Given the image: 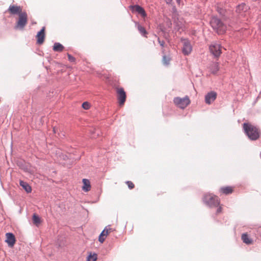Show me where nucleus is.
Masks as SVG:
<instances>
[{"mask_svg":"<svg viewBox=\"0 0 261 261\" xmlns=\"http://www.w3.org/2000/svg\"><path fill=\"white\" fill-rule=\"evenodd\" d=\"M243 129L248 138L252 140H255L259 138V133L257 128L250 123H244Z\"/></svg>","mask_w":261,"mask_h":261,"instance_id":"nucleus-1","label":"nucleus"},{"mask_svg":"<svg viewBox=\"0 0 261 261\" xmlns=\"http://www.w3.org/2000/svg\"><path fill=\"white\" fill-rule=\"evenodd\" d=\"M211 25L214 31L218 34L224 33L226 30V25L218 18L213 17L210 21Z\"/></svg>","mask_w":261,"mask_h":261,"instance_id":"nucleus-2","label":"nucleus"},{"mask_svg":"<svg viewBox=\"0 0 261 261\" xmlns=\"http://www.w3.org/2000/svg\"><path fill=\"white\" fill-rule=\"evenodd\" d=\"M203 202L211 207H216L219 205V198L212 194H206L203 197Z\"/></svg>","mask_w":261,"mask_h":261,"instance_id":"nucleus-3","label":"nucleus"},{"mask_svg":"<svg viewBox=\"0 0 261 261\" xmlns=\"http://www.w3.org/2000/svg\"><path fill=\"white\" fill-rule=\"evenodd\" d=\"M173 101L177 107L182 109L186 108L191 102L189 97L188 96H186L184 98H180L179 97H175Z\"/></svg>","mask_w":261,"mask_h":261,"instance_id":"nucleus-4","label":"nucleus"},{"mask_svg":"<svg viewBox=\"0 0 261 261\" xmlns=\"http://www.w3.org/2000/svg\"><path fill=\"white\" fill-rule=\"evenodd\" d=\"M28 22V16L26 12L19 14V19L15 27L16 29H23Z\"/></svg>","mask_w":261,"mask_h":261,"instance_id":"nucleus-5","label":"nucleus"},{"mask_svg":"<svg viewBox=\"0 0 261 261\" xmlns=\"http://www.w3.org/2000/svg\"><path fill=\"white\" fill-rule=\"evenodd\" d=\"M116 93L118 103L120 106H122L124 105L126 100V93L122 88H117Z\"/></svg>","mask_w":261,"mask_h":261,"instance_id":"nucleus-6","label":"nucleus"},{"mask_svg":"<svg viewBox=\"0 0 261 261\" xmlns=\"http://www.w3.org/2000/svg\"><path fill=\"white\" fill-rule=\"evenodd\" d=\"M182 44V52L185 55H189L192 50V46L189 40L186 39H181Z\"/></svg>","mask_w":261,"mask_h":261,"instance_id":"nucleus-7","label":"nucleus"},{"mask_svg":"<svg viewBox=\"0 0 261 261\" xmlns=\"http://www.w3.org/2000/svg\"><path fill=\"white\" fill-rule=\"evenodd\" d=\"M221 45L217 43L212 44L209 47L211 53L216 57L220 56L221 54Z\"/></svg>","mask_w":261,"mask_h":261,"instance_id":"nucleus-8","label":"nucleus"},{"mask_svg":"<svg viewBox=\"0 0 261 261\" xmlns=\"http://www.w3.org/2000/svg\"><path fill=\"white\" fill-rule=\"evenodd\" d=\"M114 229L110 227L109 226H108L105 228L101 232L99 236L98 240L101 243H102L106 237L112 231H113Z\"/></svg>","mask_w":261,"mask_h":261,"instance_id":"nucleus-9","label":"nucleus"},{"mask_svg":"<svg viewBox=\"0 0 261 261\" xmlns=\"http://www.w3.org/2000/svg\"><path fill=\"white\" fill-rule=\"evenodd\" d=\"M129 8L133 12H136L138 13L143 18H145L147 16L145 10L139 5H136L134 6H130Z\"/></svg>","mask_w":261,"mask_h":261,"instance_id":"nucleus-10","label":"nucleus"},{"mask_svg":"<svg viewBox=\"0 0 261 261\" xmlns=\"http://www.w3.org/2000/svg\"><path fill=\"white\" fill-rule=\"evenodd\" d=\"M217 94L215 91H211L205 96V102L206 104L210 105L217 98Z\"/></svg>","mask_w":261,"mask_h":261,"instance_id":"nucleus-11","label":"nucleus"},{"mask_svg":"<svg viewBox=\"0 0 261 261\" xmlns=\"http://www.w3.org/2000/svg\"><path fill=\"white\" fill-rule=\"evenodd\" d=\"M8 11L11 14L15 15L21 14L22 12V8L20 6H18L16 5H10Z\"/></svg>","mask_w":261,"mask_h":261,"instance_id":"nucleus-12","label":"nucleus"},{"mask_svg":"<svg viewBox=\"0 0 261 261\" xmlns=\"http://www.w3.org/2000/svg\"><path fill=\"white\" fill-rule=\"evenodd\" d=\"M45 28L44 27L36 35L37 43L39 44H42L44 42L45 39Z\"/></svg>","mask_w":261,"mask_h":261,"instance_id":"nucleus-13","label":"nucleus"},{"mask_svg":"<svg viewBox=\"0 0 261 261\" xmlns=\"http://www.w3.org/2000/svg\"><path fill=\"white\" fill-rule=\"evenodd\" d=\"M6 242L9 246L12 247L15 243L16 240L14 235L12 233L8 232L6 234Z\"/></svg>","mask_w":261,"mask_h":261,"instance_id":"nucleus-14","label":"nucleus"},{"mask_svg":"<svg viewBox=\"0 0 261 261\" xmlns=\"http://www.w3.org/2000/svg\"><path fill=\"white\" fill-rule=\"evenodd\" d=\"M233 192V188L230 186L223 187L220 188L219 192L222 194L228 195Z\"/></svg>","mask_w":261,"mask_h":261,"instance_id":"nucleus-15","label":"nucleus"},{"mask_svg":"<svg viewBox=\"0 0 261 261\" xmlns=\"http://www.w3.org/2000/svg\"><path fill=\"white\" fill-rule=\"evenodd\" d=\"M82 181L83 183L82 190L86 192L89 191L91 190V188L89 180L84 178L83 179Z\"/></svg>","mask_w":261,"mask_h":261,"instance_id":"nucleus-16","label":"nucleus"},{"mask_svg":"<svg viewBox=\"0 0 261 261\" xmlns=\"http://www.w3.org/2000/svg\"><path fill=\"white\" fill-rule=\"evenodd\" d=\"M241 239L243 242L247 245L252 244L253 243L252 239L249 238L247 233H243L241 236Z\"/></svg>","mask_w":261,"mask_h":261,"instance_id":"nucleus-17","label":"nucleus"},{"mask_svg":"<svg viewBox=\"0 0 261 261\" xmlns=\"http://www.w3.org/2000/svg\"><path fill=\"white\" fill-rule=\"evenodd\" d=\"M20 185L24 189V190L27 193H31L32 191L31 187L26 182H24L22 180H20L19 182Z\"/></svg>","mask_w":261,"mask_h":261,"instance_id":"nucleus-18","label":"nucleus"},{"mask_svg":"<svg viewBox=\"0 0 261 261\" xmlns=\"http://www.w3.org/2000/svg\"><path fill=\"white\" fill-rule=\"evenodd\" d=\"M64 48V46L60 43H55L53 46V50L55 51L61 52Z\"/></svg>","mask_w":261,"mask_h":261,"instance_id":"nucleus-19","label":"nucleus"},{"mask_svg":"<svg viewBox=\"0 0 261 261\" xmlns=\"http://www.w3.org/2000/svg\"><path fill=\"white\" fill-rule=\"evenodd\" d=\"M248 7L245 4H242L238 6L236 11L238 13H241L243 11H245L247 10Z\"/></svg>","mask_w":261,"mask_h":261,"instance_id":"nucleus-20","label":"nucleus"},{"mask_svg":"<svg viewBox=\"0 0 261 261\" xmlns=\"http://www.w3.org/2000/svg\"><path fill=\"white\" fill-rule=\"evenodd\" d=\"M33 222L35 225L38 226L41 223V221L40 218L36 214H34L33 216Z\"/></svg>","mask_w":261,"mask_h":261,"instance_id":"nucleus-21","label":"nucleus"},{"mask_svg":"<svg viewBox=\"0 0 261 261\" xmlns=\"http://www.w3.org/2000/svg\"><path fill=\"white\" fill-rule=\"evenodd\" d=\"M97 259V255L96 253H90L87 259V261H96Z\"/></svg>","mask_w":261,"mask_h":261,"instance_id":"nucleus-22","label":"nucleus"},{"mask_svg":"<svg viewBox=\"0 0 261 261\" xmlns=\"http://www.w3.org/2000/svg\"><path fill=\"white\" fill-rule=\"evenodd\" d=\"M137 28L140 33L144 36L146 37L147 33L145 29L140 24H138Z\"/></svg>","mask_w":261,"mask_h":261,"instance_id":"nucleus-23","label":"nucleus"},{"mask_svg":"<svg viewBox=\"0 0 261 261\" xmlns=\"http://www.w3.org/2000/svg\"><path fill=\"white\" fill-rule=\"evenodd\" d=\"M170 60H171V59L169 57L164 56L163 57V63L164 64H169V62H170Z\"/></svg>","mask_w":261,"mask_h":261,"instance_id":"nucleus-24","label":"nucleus"},{"mask_svg":"<svg viewBox=\"0 0 261 261\" xmlns=\"http://www.w3.org/2000/svg\"><path fill=\"white\" fill-rule=\"evenodd\" d=\"M90 107V104L88 102H84L82 104V108L85 110H88L89 109Z\"/></svg>","mask_w":261,"mask_h":261,"instance_id":"nucleus-25","label":"nucleus"},{"mask_svg":"<svg viewBox=\"0 0 261 261\" xmlns=\"http://www.w3.org/2000/svg\"><path fill=\"white\" fill-rule=\"evenodd\" d=\"M211 67V66H210ZM212 68H210V70L212 71V73L215 74L219 70L218 66H211Z\"/></svg>","mask_w":261,"mask_h":261,"instance_id":"nucleus-26","label":"nucleus"},{"mask_svg":"<svg viewBox=\"0 0 261 261\" xmlns=\"http://www.w3.org/2000/svg\"><path fill=\"white\" fill-rule=\"evenodd\" d=\"M126 184L130 189H133L135 187L134 184L130 181H127Z\"/></svg>","mask_w":261,"mask_h":261,"instance_id":"nucleus-27","label":"nucleus"},{"mask_svg":"<svg viewBox=\"0 0 261 261\" xmlns=\"http://www.w3.org/2000/svg\"><path fill=\"white\" fill-rule=\"evenodd\" d=\"M67 56H68V60L70 62L73 63L74 62V61H75V58L73 57H72L71 55H69V54H68Z\"/></svg>","mask_w":261,"mask_h":261,"instance_id":"nucleus-28","label":"nucleus"},{"mask_svg":"<svg viewBox=\"0 0 261 261\" xmlns=\"http://www.w3.org/2000/svg\"><path fill=\"white\" fill-rule=\"evenodd\" d=\"M158 42L160 43V45L163 47L165 45V42L164 41H161V40L159 38H158Z\"/></svg>","mask_w":261,"mask_h":261,"instance_id":"nucleus-29","label":"nucleus"},{"mask_svg":"<svg viewBox=\"0 0 261 261\" xmlns=\"http://www.w3.org/2000/svg\"><path fill=\"white\" fill-rule=\"evenodd\" d=\"M222 208L221 206H219L217 210L216 214H219L222 212Z\"/></svg>","mask_w":261,"mask_h":261,"instance_id":"nucleus-30","label":"nucleus"},{"mask_svg":"<svg viewBox=\"0 0 261 261\" xmlns=\"http://www.w3.org/2000/svg\"><path fill=\"white\" fill-rule=\"evenodd\" d=\"M167 4H170L171 3L173 0H165Z\"/></svg>","mask_w":261,"mask_h":261,"instance_id":"nucleus-31","label":"nucleus"},{"mask_svg":"<svg viewBox=\"0 0 261 261\" xmlns=\"http://www.w3.org/2000/svg\"><path fill=\"white\" fill-rule=\"evenodd\" d=\"M179 0H177V1H179Z\"/></svg>","mask_w":261,"mask_h":261,"instance_id":"nucleus-32","label":"nucleus"}]
</instances>
